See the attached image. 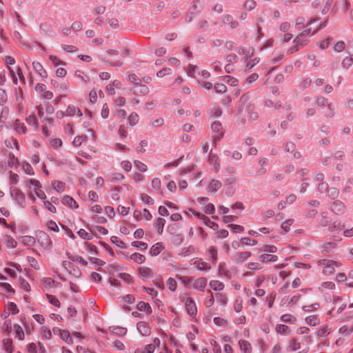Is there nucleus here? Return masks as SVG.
I'll return each instance as SVG.
<instances>
[{"instance_id":"f257e3e1","label":"nucleus","mask_w":353,"mask_h":353,"mask_svg":"<svg viewBox=\"0 0 353 353\" xmlns=\"http://www.w3.org/2000/svg\"><path fill=\"white\" fill-rule=\"evenodd\" d=\"M315 22L316 21H315L310 24H307L305 30L296 37L294 41V43H295L294 48H295L296 51L299 50L300 48L305 46L308 43L309 37L312 30V28H310V26Z\"/></svg>"},{"instance_id":"f03ea898","label":"nucleus","mask_w":353,"mask_h":353,"mask_svg":"<svg viewBox=\"0 0 353 353\" xmlns=\"http://www.w3.org/2000/svg\"><path fill=\"white\" fill-rule=\"evenodd\" d=\"M181 301L183 302L185 305L188 313L192 317H194L197 314V307L193 299L188 294H184L180 296Z\"/></svg>"},{"instance_id":"7ed1b4c3","label":"nucleus","mask_w":353,"mask_h":353,"mask_svg":"<svg viewBox=\"0 0 353 353\" xmlns=\"http://www.w3.org/2000/svg\"><path fill=\"white\" fill-rule=\"evenodd\" d=\"M37 241L43 250H48L51 248L52 243L50 236L45 232L40 231L37 234Z\"/></svg>"},{"instance_id":"20e7f679","label":"nucleus","mask_w":353,"mask_h":353,"mask_svg":"<svg viewBox=\"0 0 353 353\" xmlns=\"http://www.w3.org/2000/svg\"><path fill=\"white\" fill-rule=\"evenodd\" d=\"M317 263L323 268V272L325 274L332 273L336 268H339L341 265L339 262L330 259H321Z\"/></svg>"},{"instance_id":"39448f33","label":"nucleus","mask_w":353,"mask_h":353,"mask_svg":"<svg viewBox=\"0 0 353 353\" xmlns=\"http://www.w3.org/2000/svg\"><path fill=\"white\" fill-rule=\"evenodd\" d=\"M19 312L17 305L13 302H9L5 305L3 312L0 314V319H9L10 315H15Z\"/></svg>"},{"instance_id":"423d86ee","label":"nucleus","mask_w":353,"mask_h":353,"mask_svg":"<svg viewBox=\"0 0 353 353\" xmlns=\"http://www.w3.org/2000/svg\"><path fill=\"white\" fill-rule=\"evenodd\" d=\"M139 276L143 281H148L154 276V271L152 268L143 265L137 268Z\"/></svg>"},{"instance_id":"0eeeda50","label":"nucleus","mask_w":353,"mask_h":353,"mask_svg":"<svg viewBox=\"0 0 353 353\" xmlns=\"http://www.w3.org/2000/svg\"><path fill=\"white\" fill-rule=\"evenodd\" d=\"M10 194L12 198L20 205L24 206L26 203V196L24 193L17 187L10 188Z\"/></svg>"},{"instance_id":"6e6552de","label":"nucleus","mask_w":353,"mask_h":353,"mask_svg":"<svg viewBox=\"0 0 353 353\" xmlns=\"http://www.w3.org/2000/svg\"><path fill=\"white\" fill-rule=\"evenodd\" d=\"M2 350L6 353H22L20 351L14 352V345L10 338H5L2 340Z\"/></svg>"},{"instance_id":"1a4fd4ad","label":"nucleus","mask_w":353,"mask_h":353,"mask_svg":"<svg viewBox=\"0 0 353 353\" xmlns=\"http://www.w3.org/2000/svg\"><path fill=\"white\" fill-rule=\"evenodd\" d=\"M51 85L57 88L59 92L61 93H67L69 90V83L67 81H61L57 79H52L50 81Z\"/></svg>"},{"instance_id":"9d476101","label":"nucleus","mask_w":353,"mask_h":353,"mask_svg":"<svg viewBox=\"0 0 353 353\" xmlns=\"http://www.w3.org/2000/svg\"><path fill=\"white\" fill-rule=\"evenodd\" d=\"M8 267L4 269V272L8 274L12 278H17V271L21 272V267L20 265L16 263H10L8 264Z\"/></svg>"},{"instance_id":"9b49d317","label":"nucleus","mask_w":353,"mask_h":353,"mask_svg":"<svg viewBox=\"0 0 353 353\" xmlns=\"http://www.w3.org/2000/svg\"><path fill=\"white\" fill-rule=\"evenodd\" d=\"M207 283L206 278L199 277L193 281L191 288L199 291H203L207 286Z\"/></svg>"},{"instance_id":"f8f14e48","label":"nucleus","mask_w":353,"mask_h":353,"mask_svg":"<svg viewBox=\"0 0 353 353\" xmlns=\"http://www.w3.org/2000/svg\"><path fill=\"white\" fill-rule=\"evenodd\" d=\"M53 332L55 334H59L61 339L68 344H72L73 343L72 339L70 336L69 331L66 330H60L58 328H54Z\"/></svg>"},{"instance_id":"ddd939ff","label":"nucleus","mask_w":353,"mask_h":353,"mask_svg":"<svg viewBox=\"0 0 353 353\" xmlns=\"http://www.w3.org/2000/svg\"><path fill=\"white\" fill-rule=\"evenodd\" d=\"M137 330L143 336H148L151 333L150 325L145 321H140L137 324Z\"/></svg>"},{"instance_id":"4468645a","label":"nucleus","mask_w":353,"mask_h":353,"mask_svg":"<svg viewBox=\"0 0 353 353\" xmlns=\"http://www.w3.org/2000/svg\"><path fill=\"white\" fill-rule=\"evenodd\" d=\"M2 322H0V329L2 332L5 334H10L12 331V321L10 319H1Z\"/></svg>"},{"instance_id":"2eb2a0df","label":"nucleus","mask_w":353,"mask_h":353,"mask_svg":"<svg viewBox=\"0 0 353 353\" xmlns=\"http://www.w3.org/2000/svg\"><path fill=\"white\" fill-rule=\"evenodd\" d=\"M9 70L15 84H17L18 83V78H19L23 81H25V78L23 75L21 69L19 67H16L15 71L11 68H9Z\"/></svg>"},{"instance_id":"dca6fc26","label":"nucleus","mask_w":353,"mask_h":353,"mask_svg":"<svg viewBox=\"0 0 353 353\" xmlns=\"http://www.w3.org/2000/svg\"><path fill=\"white\" fill-rule=\"evenodd\" d=\"M165 249V245L163 243L159 242L151 246L149 250V254L151 256H156L159 255Z\"/></svg>"},{"instance_id":"f3484780","label":"nucleus","mask_w":353,"mask_h":353,"mask_svg":"<svg viewBox=\"0 0 353 353\" xmlns=\"http://www.w3.org/2000/svg\"><path fill=\"white\" fill-rule=\"evenodd\" d=\"M32 68L34 70L38 73L42 78L46 79L48 77V72L44 69L42 64L39 61H33L32 62Z\"/></svg>"},{"instance_id":"a211bd4d","label":"nucleus","mask_w":353,"mask_h":353,"mask_svg":"<svg viewBox=\"0 0 353 353\" xmlns=\"http://www.w3.org/2000/svg\"><path fill=\"white\" fill-rule=\"evenodd\" d=\"M42 287L45 290H49L51 288H54L59 285V283H56L55 281L50 277H43L41 280Z\"/></svg>"},{"instance_id":"6ab92c4d","label":"nucleus","mask_w":353,"mask_h":353,"mask_svg":"<svg viewBox=\"0 0 353 353\" xmlns=\"http://www.w3.org/2000/svg\"><path fill=\"white\" fill-rule=\"evenodd\" d=\"M333 303L334 304V307H333V310H336L337 313L341 312L345 307H346V303H341V299L338 296H334L332 299Z\"/></svg>"},{"instance_id":"aec40b11","label":"nucleus","mask_w":353,"mask_h":353,"mask_svg":"<svg viewBox=\"0 0 353 353\" xmlns=\"http://www.w3.org/2000/svg\"><path fill=\"white\" fill-rule=\"evenodd\" d=\"M125 259H129L137 264H142L146 260V258L143 254L137 252L132 254L129 257H125Z\"/></svg>"},{"instance_id":"412c9836","label":"nucleus","mask_w":353,"mask_h":353,"mask_svg":"<svg viewBox=\"0 0 353 353\" xmlns=\"http://www.w3.org/2000/svg\"><path fill=\"white\" fill-rule=\"evenodd\" d=\"M14 336L19 341H23L25 339V333L22 327L19 324H15L13 326Z\"/></svg>"},{"instance_id":"4be33fe9","label":"nucleus","mask_w":353,"mask_h":353,"mask_svg":"<svg viewBox=\"0 0 353 353\" xmlns=\"http://www.w3.org/2000/svg\"><path fill=\"white\" fill-rule=\"evenodd\" d=\"M194 265L201 271H208L211 269L210 263L202 261V259H198L194 262Z\"/></svg>"},{"instance_id":"5701e85b","label":"nucleus","mask_w":353,"mask_h":353,"mask_svg":"<svg viewBox=\"0 0 353 353\" xmlns=\"http://www.w3.org/2000/svg\"><path fill=\"white\" fill-rule=\"evenodd\" d=\"M62 203L71 209H77L79 207L74 199L70 196H64L62 199Z\"/></svg>"},{"instance_id":"b1692460","label":"nucleus","mask_w":353,"mask_h":353,"mask_svg":"<svg viewBox=\"0 0 353 353\" xmlns=\"http://www.w3.org/2000/svg\"><path fill=\"white\" fill-rule=\"evenodd\" d=\"M65 115L67 117L81 116V113L80 110L74 105H70L66 110Z\"/></svg>"},{"instance_id":"393cba45","label":"nucleus","mask_w":353,"mask_h":353,"mask_svg":"<svg viewBox=\"0 0 353 353\" xmlns=\"http://www.w3.org/2000/svg\"><path fill=\"white\" fill-rule=\"evenodd\" d=\"M21 242L25 246H32L36 243V238L30 235H25L21 237Z\"/></svg>"},{"instance_id":"a878e982","label":"nucleus","mask_w":353,"mask_h":353,"mask_svg":"<svg viewBox=\"0 0 353 353\" xmlns=\"http://www.w3.org/2000/svg\"><path fill=\"white\" fill-rule=\"evenodd\" d=\"M14 129L15 131L20 134H24L26 133L27 129L24 123L20 120L17 119L14 123Z\"/></svg>"},{"instance_id":"bb28decb","label":"nucleus","mask_w":353,"mask_h":353,"mask_svg":"<svg viewBox=\"0 0 353 353\" xmlns=\"http://www.w3.org/2000/svg\"><path fill=\"white\" fill-rule=\"evenodd\" d=\"M137 308L141 312H145L147 314H150L152 312L150 305L144 301H140L137 304Z\"/></svg>"},{"instance_id":"cd10ccee","label":"nucleus","mask_w":353,"mask_h":353,"mask_svg":"<svg viewBox=\"0 0 353 353\" xmlns=\"http://www.w3.org/2000/svg\"><path fill=\"white\" fill-rule=\"evenodd\" d=\"M121 86V83L119 81L115 80L107 85L106 90L110 94L114 95L116 93L115 90L120 88Z\"/></svg>"},{"instance_id":"c85d7f7f","label":"nucleus","mask_w":353,"mask_h":353,"mask_svg":"<svg viewBox=\"0 0 353 353\" xmlns=\"http://www.w3.org/2000/svg\"><path fill=\"white\" fill-rule=\"evenodd\" d=\"M277 259V256L267 253H264L260 256V261L262 263L276 262Z\"/></svg>"},{"instance_id":"c756f323","label":"nucleus","mask_w":353,"mask_h":353,"mask_svg":"<svg viewBox=\"0 0 353 353\" xmlns=\"http://www.w3.org/2000/svg\"><path fill=\"white\" fill-rule=\"evenodd\" d=\"M209 285L214 291H221L224 288V284L218 280L210 281Z\"/></svg>"},{"instance_id":"7c9ffc66","label":"nucleus","mask_w":353,"mask_h":353,"mask_svg":"<svg viewBox=\"0 0 353 353\" xmlns=\"http://www.w3.org/2000/svg\"><path fill=\"white\" fill-rule=\"evenodd\" d=\"M165 224V220L163 218H158L156 220L154 226L159 234H163Z\"/></svg>"},{"instance_id":"2f4dec72","label":"nucleus","mask_w":353,"mask_h":353,"mask_svg":"<svg viewBox=\"0 0 353 353\" xmlns=\"http://www.w3.org/2000/svg\"><path fill=\"white\" fill-rule=\"evenodd\" d=\"M251 255L250 252H241L236 253L234 257L236 261L243 262L248 259Z\"/></svg>"},{"instance_id":"473e14b6","label":"nucleus","mask_w":353,"mask_h":353,"mask_svg":"<svg viewBox=\"0 0 353 353\" xmlns=\"http://www.w3.org/2000/svg\"><path fill=\"white\" fill-rule=\"evenodd\" d=\"M239 345L242 353H250L252 347L251 344L245 340H241L239 341Z\"/></svg>"},{"instance_id":"72a5a7b5","label":"nucleus","mask_w":353,"mask_h":353,"mask_svg":"<svg viewBox=\"0 0 353 353\" xmlns=\"http://www.w3.org/2000/svg\"><path fill=\"white\" fill-rule=\"evenodd\" d=\"M20 165H21L23 171L28 175L32 176L34 174V170L31 165L28 163V162L23 161L20 163Z\"/></svg>"},{"instance_id":"f704fd0d","label":"nucleus","mask_w":353,"mask_h":353,"mask_svg":"<svg viewBox=\"0 0 353 353\" xmlns=\"http://www.w3.org/2000/svg\"><path fill=\"white\" fill-rule=\"evenodd\" d=\"M46 296L49 303H50L52 305L58 308L61 307V303L59 300L54 295L46 294Z\"/></svg>"},{"instance_id":"c9c22d12","label":"nucleus","mask_w":353,"mask_h":353,"mask_svg":"<svg viewBox=\"0 0 353 353\" xmlns=\"http://www.w3.org/2000/svg\"><path fill=\"white\" fill-rule=\"evenodd\" d=\"M301 348V343L299 342L296 339H292L290 341L288 345V350L291 352H294Z\"/></svg>"},{"instance_id":"e433bc0d","label":"nucleus","mask_w":353,"mask_h":353,"mask_svg":"<svg viewBox=\"0 0 353 353\" xmlns=\"http://www.w3.org/2000/svg\"><path fill=\"white\" fill-rule=\"evenodd\" d=\"M5 144L6 145V147H8V148H15L17 150H19V145L18 141L15 138H10V139H6L5 141Z\"/></svg>"},{"instance_id":"4c0bfd02","label":"nucleus","mask_w":353,"mask_h":353,"mask_svg":"<svg viewBox=\"0 0 353 353\" xmlns=\"http://www.w3.org/2000/svg\"><path fill=\"white\" fill-rule=\"evenodd\" d=\"M166 285L169 290L174 292L177 288V283L174 278L170 277L166 281Z\"/></svg>"},{"instance_id":"58836bf2","label":"nucleus","mask_w":353,"mask_h":353,"mask_svg":"<svg viewBox=\"0 0 353 353\" xmlns=\"http://www.w3.org/2000/svg\"><path fill=\"white\" fill-rule=\"evenodd\" d=\"M52 188L57 192H63L65 190V184L59 181H54L52 183Z\"/></svg>"},{"instance_id":"ea45409f","label":"nucleus","mask_w":353,"mask_h":353,"mask_svg":"<svg viewBox=\"0 0 353 353\" xmlns=\"http://www.w3.org/2000/svg\"><path fill=\"white\" fill-rule=\"evenodd\" d=\"M305 322L310 326H315L320 323V321L316 315H311L305 319Z\"/></svg>"},{"instance_id":"a19ab883","label":"nucleus","mask_w":353,"mask_h":353,"mask_svg":"<svg viewBox=\"0 0 353 353\" xmlns=\"http://www.w3.org/2000/svg\"><path fill=\"white\" fill-rule=\"evenodd\" d=\"M194 247L192 245H190L188 247L182 248L179 254L182 256H188L194 253Z\"/></svg>"},{"instance_id":"79ce46f5","label":"nucleus","mask_w":353,"mask_h":353,"mask_svg":"<svg viewBox=\"0 0 353 353\" xmlns=\"http://www.w3.org/2000/svg\"><path fill=\"white\" fill-rule=\"evenodd\" d=\"M5 243L8 249H14L17 247V241L10 236H6Z\"/></svg>"},{"instance_id":"37998d69","label":"nucleus","mask_w":353,"mask_h":353,"mask_svg":"<svg viewBox=\"0 0 353 353\" xmlns=\"http://www.w3.org/2000/svg\"><path fill=\"white\" fill-rule=\"evenodd\" d=\"M332 41V37H327V38L320 41L319 43V48H321V50L327 49L329 47Z\"/></svg>"},{"instance_id":"c03bdc74","label":"nucleus","mask_w":353,"mask_h":353,"mask_svg":"<svg viewBox=\"0 0 353 353\" xmlns=\"http://www.w3.org/2000/svg\"><path fill=\"white\" fill-rule=\"evenodd\" d=\"M41 343H39L37 345L35 343H30L26 345V350L27 353H37L38 352V345H40Z\"/></svg>"},{"instance_id":"a18cd8bd","label":"nucleus","mask_w":353,"mask_h":353,"mask_svg":"<svg viewBox=\"0 0 353 353\" xmlns=\"http://www.w3.org/2000/svg\"><path fill=\"white\" fill-rule=\"evenodd\" d=\"M316 21L312 25L310 26V28H312L310 35L314 34L315 32H316L319 29L322 28V25L319 22L318 19H314L310 22H309L307 24H310L314 21Z\"/></svg>"},{"instance_id":"49530a36","label":"nucleus","mask_w":353,"mask_h":353,"mask_svg":"<svg viewBox=\"0 0 353 353\" xmlns=\"http://www.w3.org/2000/svg\"><path fill=\"white\" fill-rule=\"evenodd\" d=\"M26 120L28 125L38 128V120L34 114L29 115Z\"/></svg>"},{"instance_id":"de8ad7c7","label":"nucleus","mask_w":353,"mask_h":353,"mask_svg":"<svg viewBox=\"0 0 353 353\" xmlns=\"http://www.w3.org/2000/svg\"><path fill=\"white\" fill-rule=\"evenodd\" d=\"M281 320L284 323H294L296 318L290 314H285L281 316Z\"/></svg>"},{"instance_id":"09e8293b","label":"nucleus","mask_w":353,"mask_h":353,"mask_svg":"<svg viewBox=\"0 0 353 353\" xmlns=\"http://www.w3.org/2000/svg\"><path fill=\"white\" fill-rule=\"evenodd\" d=\"M141 200L147 205H153L154 203V199L147 194L143 193L141 194Z\"/></svg>"},{"instance_id":"8fccbe9b","label":"nucleus","mask_w":353,"mask_h":353,"mask_svg":"<svg viewBox=\"0 0 353 353\" xmlns=\"http://www.w3.org/2000/svg\"><path fill=\"white\" fill-rule=\"evenodd\" d=\"M217 301L222 305L225 306L228 303V298L225 294L218 293L216 294Z\"/></svg>"},{"instance_id":"3c124183","label":"nucleus","mask_w":353,"mask_h":353,"mask_svg":"<svg viewBox=\"0 0 353 353\" xmlns=\"http://www.w3.org/2000/svg\"><path fill=\"white\" fill-rule=\"evenodd\" d=\"M219 273L221 276L230 277V273L227 270L225 264L220 263L219 265Z\"/></svg>"},{"instance_id":"603ef678","label":"nucleus","mask_w":353,"mask_h":353,"mask_svg":"<svg viewBox=\"0 0 353 353\" xmlns=\"http://www.w3.org/2000/svg\"><path fill=\"white\" fill-rule=\"evenodd\" d=\"M208 161L210 164L214 165V170L218 172L219 168V164L218 163V157L214 154H210Z\"/></svg>"},{"instance_id":"864d4df0","label":"nucleus","mask_w":353,"mask_h":353,"mask_svg":"<svg viewBox=\"0 0 353 353\" xmlns=\"http://www.w3.org/2000/svg\"><path fill=\"white\" fill-rule=\"evenodd\" d=\"M77 234L83 239L90 240L92 238V234L91 233L88 232L84 229H80L77 232Z\"/></svg>"},{"instance_id":"5fc2aeb1","label":"nucleus","mask_w":353,"mask_h":353,"mask_svg":"<svg viewBox=\"0 0 353 353\" xmlns=\"http://www.w3.org/2000/svg\"><path fill=\"white\" fill-rule=\"evenodd\" d=\"M221 186V183L219 181L213 180L210 182L208 189L211 192H216Z\"/></svg>"},{"instance_id":"6e6d98bb","label":"nucleus","mask_w":353,"mask_h":353,"mask_svg":"<svg viewBox=\"0 0 353 353\" xmlns=\"http://www.w3.org/2000/svg\"><path fill=\"white\" fill-rule=\"evenodd\" d=\"M8 165L10 166H14L15 168H17L18 166L20 165V163H19V159L17 158H16L14 154H10Z\"/></svg>"},{"instance_id":"4d7b16f0","label":"nucleus","mask_w":353,"mask_h":353,"mask_svg":"<svg viewBox=\"0 0 353 353\" xmlns=\"http://www.w3.org/2000/svg\"><path fill=\"white\" fill-rule=\"evenodd\" d=\"M33 192H34V194L37 195V196L39 199H42V200H44L46 199V195L45 192L42 190L41 185L34 188Z\"/></svg>"},{"instance_id":"13d9d810","label":"nucleus","mask_w":353,"mask_h":353,"mask_svg":"<svg viewBox=\"0 0 353 353\" xmlns=\"http://www.w3.org/2000/svg\"><path fill=\"white\" fill-rule=\"evenodd\" d=\"M333 48L336 52H343L345 48V43L343 41H338L334 44Z\"/></svg>"},{"instance_id":"bf43d9fd","label":"nucleus","mask_w":353,"mask_h":353,"mask_svg":"<svg viewBox=\"0 0 353 353\" xmlns=\"http://www.w3.org/2000/svg\"><path fill=\"white\" fill-rule=\"evenodd\" d=\"M213 321L219 327H226L228 325V321L221 317H214Z\"/></svg>"},{"instance_id":"052dcab7","label":"nucleus","mask_w":353,"mask_h":353,"mask_svg":"<svg viewBox=\"0 0 353 353\" xmlns=\"http://www.w3.org/2000/svg\"><path fill=\"white\" fill-rule=\"evenodd\" d=\"M43 205L52 214L57 212L56 206L54 204H52V202H50L49 201H43Z\"/></svg>"},{"instance_id":"680f3d73","label":"nucleus","mask_w":353,"mask_h":353,"mask_svg":"<svg viewBox=\"0 0 353 353\" xmlns=\"http://www.w3.org/2000/svg\"><path fill=\"white\" fill-rule=\"evenodd\" d=\"M139 117L137 113L133 112L128 117L129 123L132 126L136 125L139 122Z\"/></svg>"},{"instance_id":"e2e57ef3","label":"nucleus","mask_w":353,"mask_h":353,"mask_svg":"<svg viewBox=\"0 0 353 353\" xmlns=\"http://www.w3.org/2000/svg\"><path fill=\"white\" fill-rule=\"evenodd\" d=\"M27 260H28L30 265L32 268H34V270H39V268H40L39 264L38 261L34 257L28 256Z\"/></svg>"},{"instance_id":"0e129e2a","label":"nucleus","mask_w":353,"mask_h":353,"mask_svg":"<svg viewBox=\"0 0 353 353\" xmlns=\"http://www.w3.org/2000/svg\"><path fill=\"white\" fill-rule=\"evenodd\" d=\"M132 246L139 248L141 250H145L148 248V244L143 241H133Z\"/></svg>"},{"instance_id":"69168bd1","label":"nucleus","mask_w":353,"mask_h":353,"mask_svg":"<svg viewBox=\"0 0 353 353\" xmlns=\"http://www.w3.org/2000/svg\"><path fill=\"white\" fill-rule=\"evenodd\" d=\"M41 336L44 339L49 340L52 337V332L48 327H42L41 329Z\"/></svg>"},{"instance_id":"338daca9","label":"nucleus","mask_w":353,"mask_h":353,"mask_svg":"<svg viewBox=\"0 0 353 353\" xmlns=\"http://www.w3.org/2000/svg\"><path fill=\"white\" fill-rule=\"evenodd\" d=\"M49 59L52 61L55 67H57L59 65H65L63 61L54 55H50Z\"/></svg>"},{"instance_id":"774afa93","label":"nucleus","mask_w":353,"mask_h":353,"mask_svg":"<svg viewBox=\"0 0 353 353\" xmlns=\"http://www.w3.org/2000/svg\"><path fill=\"white\" fill-rule=\"evenodd\" d=\"M353 63V59L350 56L345 57L342 61V65L345 68H349Z\"/></svg>"}]
</instances>
